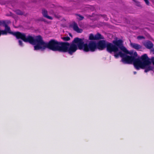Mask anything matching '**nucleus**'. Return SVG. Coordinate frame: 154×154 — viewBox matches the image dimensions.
<instances>
[{"instance_id":"nucleus-1","label":"nucleus","mask_w":154,"mask_h":154,"mask_svg":"<svg viewBox=\"0 0 154 154\" xmlns=\"http://www.w3.org/2000/svg\"><path fill=\"white\" fill-rule=\"evenodd\" d=\"M127 52H125L120 50L123 57H125L127 62L123 61L122 57V61L124 63H133L135 68L139 70L140 68L144 69V72H146L152 70L154 69L153 66L151 65L150 59L146 54L142 55L140 58H136L137 54L136 52L134 53V56L131 52H129L126 48Z\"/></svg>"},{"instance_id":"nucleus-2","label":"nucleus","mask_w":154,"mask_h":154,"mask_svg":"<svg viewBox=\"0 0 154 154\" xmlns=\"http://www.w3.org/2000/svg\"><path fill=\"white\" fill-rule=\"evenodd\" d=\"M122 41L121 40H114L112 42L113 44L109 43H106L104 40L100 41L97 45V47L100 50H103L105 48H106L107 51L111 53L112 52L114 53V56L116 58L118 57L119 56L122 57L123 61L127 62L125 57H123L120 51L121 50L125 52H127L126 48L122 45Z\"/></svg>"},{"instance_id":"nucleus-3","label":"nucleus","mask_w":154,"mask_h":154,"mask_svg":"<svg viewBox=\"0 0 154 154\" xmlns=\"http://www.w3.org/2000/svg\"><path fill=\"white\" fill-rule=\"evenodd\" d=\"M70 26L74 30L78 33H81L83 31L82 29L79 28L77 24L75 22H74L72 23L71 24Z\"/></svg>"},{"instance_id":"nucleus-4","label":"nucleus","mask_w":154,"mask_h":154,"mask_svg":"<svg viewBox=\"0 0 154 154\" xmlns=\"http://www.w3.org/2000/svg\"><path fill=\"white\" fill-rule=\"evenodd\" d=\"M100 39H103V38L100 34L99 33L95 35L91 34H90L89 36V39L91 40H98Z\"/></svg>"},{"instance_id":"nucleus-5","label":"nucleus","mask_w":154,"mask_h":154,"mask_svg":"<svg viewBox=\"0 0 154 154\" xmlns=\"http://www.w3.org/2000/svg\"><path fill=\"white\" fill-rule=\"evenodd\" d=\"M130 46L132 48L137 50L141 49L142 48L140 45L136 43L131 42H130Z\"/></svg>"},{"instance_id":"nucleus-6","label":"nucleus","mask_w":154,"mask_h":154,"mask_svg":"<svg viewBox=\"0 0 154 154\" xmlns=\"http://www.w3.org/2000/svg\"><path fill=\"white\" fill-rule=\"evenodd\" d=\"M144 45L148 49H150L153 46V44L150 41H147L144 43Z\"/></svg>"},{"instance_id":"nucleus-7","label":"nucleus","mask_w":154,"mask_h":154,"mask_svg":"<svg viewBox=\"0 0 154 154\" xmlns=\"http://www.w3.org/2000/svg\"><path fill=\"white\" fill-rule=\"evenodd\" d=\"M42 14L43 16L47 18L50 19L52 20V18L50 16L47 15V11L45 10H43L42 11Z\"/></svg>"},{"instance_id":"nucleus-8","label":"nucleus","mask_w":154,"mask_h":154,"mask_svg":"<svg viewBox=\"0 0 154 154\" xmlns=\"http://www.w3.org/2000/svg\"><path fill=\"white\" fill-rule=\"evenodd\" d=\"M77 18L79 20H81L83 19L84 17L80 15H77Z\"/></svg>"},{"instance_id":"nucleus-9","label":"nucleus","mask_w":154,"mask_h":154,"mask_svg":"<svg viewBox=\"0 0 154 154\" xmlns=\"http://www.w3.org/2000/svg\"><path fill=\"white\" fill-rule=\"evenodd\" d=\"M16 13L19 15H21L23 14V12L20 10H17L16 11Z\"/></svg>"},{"instance_id":"nucleus-10","label":"nucleus","mask_w":154,"mask_h":154,"mask_svg":"<svg viewBox=\"0 0 154 154\" xmlns=\"http://www.w3.org/2000/svg\"><path fill=\"white\" fill-rule=\"evenodd\" d=\"M63 39L65 41H68L70 39V38L69 37H64L63 38Z\"/></svg>"},{"instance_id":"nucleus-11","label":"nucleus","mask_w":154,"mask_h":154,"mask_svg":"<svg viewBox=\"0 0 154 154\" xmlns=\"http://www.w3.org/2000/svg\"><path fill=\"white\" fill-rule=\"evenodd\" d=\"M137 39L140 40L143 38L144 37L143 36H137Z\"/></svg>"},{"instance_id":"nucleus-12","label":"nucleus","mask_w":154,"mask_h":154,"mask_svg":"<svg viewBox=\"0 0 154 154\" xmlns=\"http://www.w3.org/2000/svg\"><path fill=\"white\" fill-rule=\"evenodd\" d=\"M19 44L20 46H23L22 41H21L20 40H19Z\"/></svg>"},{"instance_id":"nucleus-13","label":"nucleus","mask_w":154,"mask_h":154,"mask_svg":"<svg viewBox=\"0 0 154 154\" xmlns=\"http://www.w3.org/2000/svg\"><path fill=\"white\" fill-rule=\"evenodd\" d=\"M144 1L145 2L146 4L148 5H149V2L148 0H144Z\"/></svg>"},{"instance_id":"nucleus-14","label":"nucleus","mask_w":154,"mask_h":154,"mask_svg":"<svg viewBox=\"0 0 154 154\" xmlns=\"http://www.w3.org/2000/svg\"><path fill=\"white\" fill-rule=\"evenodd\" d=\"M151 52L154 54V49L152 48L150 50Z\"/></svg>"},{"instance_id":"nucleus-15","label":"nucleus","mask_w":154,"mask_h":154,"mask_svg":"<svg viewBox=\"0 0 154 154\" xmlns=\"http://www.w3.org/2000/svg\"><path fill=\"white\" fill-rule=\"evenodd\" d=\"M4 23V21H0V25H1V24L3 23Z\"/></svg>"},{"instance_id":"nucleus-16","label":"nucleus","mask_w":154,"mask_h":154,"mask_svg":"<svg viewBox=\"0 0 154 154\" xmlns=\"http://www.w3.org/2000/svg\"><path fill=\"white\" fill-rule=\"evenodd\" d=\"M137 72H134V74H136Z\"/></svg>"}]
</instances>
